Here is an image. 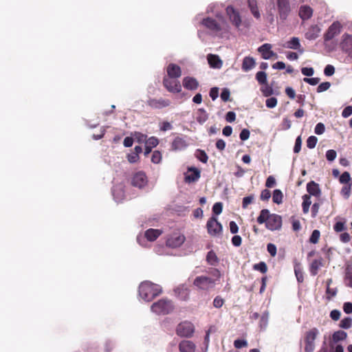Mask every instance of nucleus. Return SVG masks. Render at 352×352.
<instances>
[{
	"mask_svg": "<svg viewBox=\"0 0 352 352\" xmlns=\"http://www.w3.org/2000/svg\"><path fill=\"white\" fill-rule=\"evenodd\" d=\"M194 331L193 324L186 321L179 323L176 329V333L180 337H190L192 336Z\"/></svg>",
	"mask_w": 352,
	"mask_h": 352,
	"instance_id": "9",
	"label": "nucleus"
},
{
	"mask_svg": "<svg viewBox=\"0 0 352 352\" xmlns=\"http://www.w3.org/2000/svg\"><path fill=\"white\" fill-rule=\"evenodd\" d=\"M283 195L280 190L276 189L273 192L272 200L276 204H280L283 202Z\"/></svg>",
	"mask_w": 352,
	"mask_h": 352,
	"instance_id": "41",
	"label": "nucleus"
},
{
	"mask_svg": "<svg viewBox=\"0 0 352 352\" xmlns=\"http://www.w3.org/2000/svg\"><path fill=\"white\" fill-rule=\"evenodd\" d=\"M277 99L275 97H271L266 100L265 105L267 108L272 109L274 108L277 104Z\"/></svg>",
	"mask_w": 352,
	"mask_h": 352,
	"instance_id": "51",
	"label": "nucleus"
},
{
	"mask_svg": "<svg viewBox=\"0 0 352 352\" xmlns=\"http://www.w3.org/2000/svg\"><path fill=\"white\" fill-rule=\"evenodd\" d=\"M351 180V175L349 172H344L339 178V181L341 184H349V182Z\"/></svg>",
	"mask_w": 352,
	"mask_h": 352,
	"instance_id": "46",
	"label": "nucleus"
},
{
	"mask_svg": "<svg viewBox=\"0 0 352 352\" xmlns=\"http://www.w3.org/2000/svg\"><path fill=\"white\" fill-rule=\"evenodd\" d=\"M320 236V231L318 230H314L312 232L311 236L309 238L310 243H314V244L317 243L318 242Z\"/></svg>",
	"mask_w": 352,
	"mask_h": 352,
	"instance_id": "47",
	"label": "nucleus"
},
{
	"mask_svg": "<svg viewBox=\"0 0 352 352\" xmlns=\"http://www.w3.org/2000/svg\"><path fill=\"white\" fill-rule=\"evenodd\" d=\"M196 157L201 162L206 163L208 162V157L206 153L201 149H197L195 152Z\"/></svg>",
	"mask_w": 352,
	"mask_h": 352,
	"instance_id": "43",
	"label": "nucleus"
},
{
	"mask_svg": "<svg viewBox=\"0 0 352 352\" xmlns=\"http://www.w3.org/2000/svg\"><path fill=\"white\" fill-rule=\"evenodd\" d=\"M255 66V60L252 57L245 56L242 63V69L248 72Z\"/></svg>",
	"mask_w": 352,
	"mask_h": 352,
	"instance_id": "31",
	"label": "nucleus"
},
{
	"mask_svg": "<svg viewBox=\"0 0 352 352\" xmlns=\"http://www.w3.org/2000/svg\"><path fill=\"white\" fill-rule=\"evenodd\" d=\"M206 261L210 265L215 266L219 263V258L216 254L212 251H209L206 256Z\"/></svg>",
	"mask_w": 352,
	"mask_h": 352,
	"instance_id": "37",
	"label": "nucleus"
},
{
	"mask_svg": "<svg viewBox=\"0 0 352 352\" xmlns=\"http://www.w3.org/2000/svg\"><path fill=\"white\" fill-rule=\"evenodd\" d=\"M294 272L296 277V279L298 283H302L304 278H303V273L302 270L299 266H295L294 267Z\"/></svg>",
	"mask_w": 352,
	"mask_h": 352,
	"instance_id": "50",
	"label": "nucleus"
},
{
	"mask_svg": "<svg viewBox=\"0 0 352 352\" xmlns=\"http://www.w3.org/2000/svg\"><path fill=\"white\" fill-rule=\"evenodd\" d=\"M208 119V114L207 113L206 111L203 108L199 109L197 112V122L200 124H203L204 122H206Z\"/></svg>",
	"mask_w": 352,
	"mask_h": 352,
	"instance_id": "32",
	"label": "nucleus"
},
{
	"mask_svg": "<svg viewBox=\"0 0 352 352\" xmlns=\"http://www.w3.org/2000/svg\"><path fill=\"white\" fill-rule=\"evenodd\" d=\"M134 140L139 144L146 143L147 135L140 132L135 131L131 133Z\"/></svg>",
	"mask_w": 352,
	"mask_h": 352,
	"instance_id": "40",
	"label": "nucleus"
},
{
	"mask_svg": "<svg viewBox=\"0 0 352 352\" xmlns=\"http://www.w3.org/2000/svg\"><path fill=\"white\" fill-rule=\"evenodd\" d=\"M321 28L318 25H311L305 34V37L309 41L316 40L320 35Z\"/></svg>",
	"mask_w": 352,
	"mask_h": 352,
	"instance_id": "21",
	"label": "nucleus"
},
{
	"mask_svg": "<svg viewBox=\"0 0 352 352\" xmlns=\"http://www.w3.org/2000/svg\"><path fill=\"white\" fill-rule=\"evenodd\" d=\"M340 327L344 329H348L352 326V318L350 317H346L343 318L339 324Z\"/></svg>",
	"mask_w": 352,
	"mask_h": 352,
	"instance_id": "44",
	"label": "nucleus"
},
{
	"mask_svg": "<svg viewBox=\"0 0 352 352\" xmlns=\"http://www.w3.org/2000/svg\"><path fill=\"white\" fill-rule=\"evenodd\" d=\"M318 142V138L316 136H309L307 140V146L309 148H314L316 147Z\"/></svg>",
	"mask_w": 352,
	"mask_h": 352,
	"instance_id": "45",
	"label": "nucleus"
},
{
	"mask_svg": "<svg viewBox=\"0 0 352 352\" xmlns=\"http://www.w3.org/2000/svg\"><path fill=\"white\" fill-rule=\"evenodd\" d=\"M207 60L210 67L220 69L222 67L223 62L219 56L214 54H208Z\"/></svg>",
	"mask_w": 352,
	"mask_h": 352,
	"instance_id": "27",
	"label": "nucleus"
},
{
	"mask_svg": "<svg viewBox=\"0 0 352 352\" xmlns=\"http://www.w3.org/2000/svg\"><path fill=\"white\" fill-rule=\"evenodd\" d=\"M206 226L208 233L212 236H216L222 231V226L214 216L208 219Z\"/></svg>",
	"mask_w": 352,
	"mask_h": 352,
	"instance_id": "13",
	"label": "nucleus"
},
{
	"mask_svg": "<svg viewBox=\"0 0 352 352\" xmlns=\"http://www.w3.org/2000/svg\"><path fill=\"white\" fill-rule=\"evenodd\" d=\"M174 292L177 298L182 300H186L189 298V289L184 285L178 286Z\"/></svg>",
	"mask_w": 352,
	"mask_h": 352,
	"instance_id": "24",
	"label": "nucleus"
},
{
	"mask_svg": "<svg viewBox=\"0 0 352 352\" xmlns=\"http://www.w3.org/2000/svg\"><path fill=\"white\" fill-rule=\"evenodd\" d=\"M313 14V10L309 6H301L299 8V16L305 21L310 19Z\"/></svg>",
	"mask_w": 352,
	"mask_h": 352,
	"instance_id": "30",
	"label": "nucleus"
},
{
	"mask_svg": "<svg viewBox=\"0 0 352 352\" xmlns=\"http://www.w3.org/2000/svg\"><path fill=\"white\" fill-rule=\"evenodd\" d=\"M200 177V171L198 168L195 167H190L188 169V173L185 174V182L188 183L193 182Z\"/></svg>",
	"mask_w": 352,
	"mask_h": 352,
	"instance_id": "22",
	"label": "nucleus"
},
{
	"mask_svg": "<svg viewBox=\"0 0 352 352\" xmlns=\"http://www.w3.org/2000/svg\"><path fill=\"white\" fill-rule=\"evenodd\" d=\"M337 156V153L335 150L330 149L326 152V158L329 162H333Z\"/></svg>",
	"mask_w": 352,
	"mask_h": 352,
	"instance_id": "54",
	"label": "nucleus"
},
{
	"mask_svg": "<svg viewBox=\"0 0 352 352\" xmlns=\"http://www.w3.org/2000/svg\"><path fill=\"white\" fill-rule=\"evenodd\" d=\"M340 47L342 51L349 55L352 54V35L344 33L341 37Z\"/></svg>",
	"mask_w": 352,
	"mask_h": 352,
	"instance_id": "15",
	"label": "nucleus"
},
{
	"mask_svg": "<svg viewBox=\"0 0 352 352\" xmlns=\"http://www.w3.org/2000/svg\"><path fill=\"white\" fill-rule=\"evenodd\" d=\"M341 194L346 198L348 199L351 194V184H347L342 187L341 190Z\"/></svg>",
	"mask_w": 352,
	"mask_h": 352,
	"instance_id": "60",
	"label": "nucleus"
},
{
	"mask_svg": "<svg viewBox=\"0 0 352 352\" xmlns=\"http://www.w3.org/2000/svg\"><path fill=\"white\" fill-rule=\"evenodd\" d=\"M230 96V90L227 88H225L222 90L221 93V98L223 101L227 102L229 100Z\"/></svg>",
	"mask_w": 352,
	"mask_h": 352,
	"instance_id": "61",
	"label": "nucleus"
},
{
	"mask_svg": "<svg viewBox=\"0 0 352 352\" xmlns=\"http://www.w3.org/2000/svg\"><path fill=\"white\" fill-rule=\"evenodd\" d=\"M335 73V67L331 65H327L324 69V74L326 76H331Z\"/></svg>",
	"mask_w": 352,
	"mask_h": 352,
	"instance_id": "59",
	"label": "nucleus"
},
{
	"mask_svg": "<svg viewBox=\"0 0 352 352\" xmlns=\"http://www.w3.org/2000/svg\"><path fill=\"white\" fill-rule=\"evenodd\" d=\"M223 209V204L221 202L215 203L212 206L213 215H219L221 213Z\"/></svg>",
	"mask_w": 352,
	"mask_h": 352,
	"instance_id": "49",
	"label": "nucleus"
},
{
	"mask_svg": "<svg viewBox=\"0 0 352 352\" xmlns=\"http://www.w3.org/2000/svg\"><path fill=\"white\" fill-rule=\"evenodd\" d=\"M234 346L236 349H241L248 346V342L245 340L237 339L234 340Z\"/></svg>",
	"mask_w": 352,
	"mask_h": 352,
	"instance_id": "57",
	"label": "nucleus"
},
{
	"mask_svg": "<svg viewBox=\"0 0 352 352\" xmlns=\"http://www.w3.org/2000/svg\"><path fill=\"white\" fill-rule=\"evenodd\" d=\"M302 211L304 213H307L309 210V207L311 204V196L310 195H305L302 196Z\"/></svg>",
	"mask_w": 352,
	"mask_h": 352,
	"instance_id": "39",
	"label": "nucleus"
},
{
	"mask_svg": "<svg viewBox=\"0 0 352 352\" xmlns=\"http://www.w3.org/2000/svg\"><path fill=\"white\" fill-rule=\"evenodd\" d=\"M248 6L251 10L252 14L256 19H259L261 15L257 7V3L256 0H248Z\"/></svg>",
	"mask_w": 352,
	"mask_h": 352,
	"instance_id": "34",
	"label": "nucleus"
},
{
	"mask_svg": "<svg viewBox=\"0 0 352 352\" xmlns=\"http://www.w3.org/2000/svg\"><path fill=\"white\" fill-rule=\"evenodd\" d=\"M193 285L201 290H209L216 285V280L206 276H197L193 280Z\"/></svg>",
	"mask_w": 352,
	"mask_h": 352,
	"instance_id": "5",
	"label": "nucleus"
},
{
	"mask_svg": "<svg viewBox=\"0 0 352 352\" xmlns=\"http://www.w3.org/2000/svg\"><path fill=\"white\" fill-rule=\"evenodd\" d=\"M163 85L170 93L177 94L182 91L180 82L176 78L165 77L163 80Z\"/></svg>",
	"mask_w": 352,
	"mask_h": 352,
	"instance_id": "8",
	"label": "nucleus"
},
{
	"mask_svg": "<svg viewBox=\"0 0 352 352\" xmlns=\"http://www.w3.org/2000/svg\"><path fill=\"white\" fill-rule=\"evenodd\" d=\"M319 334V331L316 328H313L307 332L305 336V352H313L315 349V340Z\"/></svg>",
	"mask_w": 352,
	"mask_h": 352,
	"instance_id": "7",
	"label": "nucleus"
},
{
	"mask_svg": "<svg viewBox=\"0 0 352 352\" xmlns=\"http://www.w3.org/2000/svg\"><path fill=\"white\" fill-rule=\"evenodd\" d=\"M342 25L340 21H336L328 28L324 34V40L329 41L338 36L342 30Z\"/></svg>",
	"mask_w": 352,
	"mask_h": 352,
	"instance_id": "11",
	"label": "nucleus"
},
{
	"mask_svg": "<svg viewBox=\"0 0 352 352\" xmlns=\"http://www.w3.org/2000/svg\"><path fill=\"white\" fill-rule=\"evenodd\" d=\"M254 199V196L253 195L243 197L242 203L243 208H246L253 201Z\"/></svg>",
	"mask_w": 352,
	"mask_h": 352,
	"instance_id": "58",
	"label": "nucleus"
},
{
	"mask_svg": "<svg viewBox=\"0 0 352 352\" xmlns=\"http://www.w3.org/2000/svg\"><path fill=\"white\" fill-rule=\"evenodd\" d=\"M131 185L140 189L144 188L148 184V178L143 171L135 173L131 177Z\"/></svg>",
	"mask_w": 352,
	"mask_h": 352,
	"instance_id": "10",
	"label": "nucleus"
},
{
	"mask_svg": "<svg viewBox=\"0 0 352 352\" xmlns=\"http://www.w3.org/2000/svg\"><path fill=\"white\" fill-rule=\"evenodd\" d=\"M162 160V154L158 151H155L151 157V161L154 164H159Z\"/></svg>",
	"mask_w": 352,
	"mask_h": 352,
	"instance_id": "52",
	"label": "nucleus"
},
{
	"mask_svg": "<svg viewBox=\"0 0 352 352\" xmlns=\"http://www.w3.org/2000/svg\"><path fill=\"white\" fill-rule=\"evenodd\" d=\"M270 314L268 311H265L261 317L259 327L261 329L265 330L268 324Z\"/></svg>",
	"mask_w": 352,
	"mask_h": 352,
	"instance_id": "36",
	"label": "nucleus"
},
{
	"mask_svg": "<svg viewBox=\"0 0 352 352\" xmlns=\"http://www.w3.org/2000/svg\"><path fill=\"white\" fill-rule=\"evenodd\" d=\"M224 303V300L220 296H217L213 300V306L215 308H221Z\"/></svg>",
	"mask_w": 352,
	"mask_h": 352,
	"instance_id": "62",
	"label": "nucleus"
},
{
	"mask_svg": "<svg viewBox=\"0 0 352 352\" xmlns=\"http://www.w3.org/2000/svg\"><path fill=\"white\" fill-rule=\"evenodd\" d=\"M158 139L153 136L147 139L145 144H147L148 147L154 148L158 144Z\"/></svg>",
	"mask_w": 352,
	"mask_h": 352,
	"instance_id": "55",
	"label": "nucleus"
},
{
	"mask_svg": "<svg viewBox=\"0 0 352 352\" xmlns=\"http://www.w3.org/2000/svg\"><path fill=\"white\" fill-rule=\"evenodd\" d=\"M272 45L270 43H264L258 48V52L265 60H269L272 57L277 58V54L272 50Z\"/></svg>",
	"mask_w": 352,
	"mask_h": 352,
	"instance_id": "19",
	"label": "nucleus"
},
{
	"mask_svg": "<svg viewBox=\"0 0 352 352\" xmlns=\"http://www.w3.org/2000/svg\"><path fill=\"white\" fill-rule=\"evenodd\" d=\"M256 79L261 85L267 84V74L263 71L258 72L256 74Z\"/></svg>",
	"mask_w": 352,
	"mask_h": 352,
	"instance_id": "42",
	"label": "nucleus"
},
{
	"mask_svg": "<svg viewBox=\"0 0 352 352\" xmlns=\"http://www.w3.org/2000/svg\"><path fill=\"white\" fill-rule=\"evenodd\" d=\"M167 77L178 78L182 76V69L176 64L170 63L167 67Z\"/></svg>",
	"mask_w": 352,
	"mask_h": 352,
	"instance_id": "25",
	"label": "nucleus"
},
{
	"mask_svg": "<svg viewBox=\"0 0 352 352\" xmlns=\"http://www.w3.org/2000/svg\"><path fill=\"white\" fill-rule=\"evenodd\" d=\"M278 16L283 22L286 21L292 12V8L289 0H276Z\"/></svg>",
	"mask_w": 352,
	"mask_h": 352,
	"instance_id": "6",
	"label": "nucleus"
},
{
	"mask_svg": "<svg viewBox=\"0 0 352 352\" xmlns=\"http://www.w3.org/2000/svg\"><path fill=\"white\" fill-rule=\"evenodd\" d=\"M188 146V144L184 138L181 137H176L171 144V147L173 150L175 151H182L186 148Z\"/></svg>",
	"mask_w": 352,
	"mask_h": 352,
	"instance_id": "26",
	"label": "nucleus"
},
{
	"mask_svg": "<svg viewBox=\"0 0 352 352\" xmlns=\"http://www.w3.org/2000/svg\"><path fill=\"white\" fill-rule=\"evenodd\" d=\"M307 190L310 196L319 197L321 194L319 185L314 181L307 183Z\"/></svg>",
	"mask_w": 352,
	"mask_h": 352,
	"instance_id": "28",
	"label": "nucleus"
},
{
	"mask_svg": "<svg viewBox=\"0 0 352 352\" xmlns=\"http://www.w3.org/2000/svg\"><path fill=\"white\" fill-rule=\"evenodd\" d=\"M221 6V4L217 3L210 4L207 8V12L214 14L216 17H206L201 21V25L207 29L209 34L219 38L227 36L230 31V26L219 10V8Z\"/></svg>",
	"mask_w": 352,
	"mask_h": 352,
	"instance_id": "1",
	"label": "nucleus"
},
{
	"mask_svg": "<svg viewBox=\"0 0 352 352\" xmlns=\"http://www.w3.org/2000/svg\"><path fill=\"white\" fill-rule=\"evenodd\" d=\"M174 309L173 302L168 298H162L151 306V310L157 315H166Z\"/></svg>",
	"mask_w": 352,
	"mask_h": 352,
	"instance_id": "4",
	"label": "nucleus"
},
{
	"mask_svg": "<svg viewBox=\"0 0 352 352\" xmlns=\"http://www.w3.org/2000/svg\"><path fill=\"white\" fill-rule=\"evenodd\" d=\"M185 241V236L179 234H173L166 240V246L171 248H177L181 246Z\"/></svg>",
	"mask_w": 352,
	"mask_h": 352,
	"instance_id": "17",
	"label": "nucleus"
},
{
	"mask_svg": "<svg viewBox=\"0 0 352 352\" xmlns=\"http://www.w3.org/2000/svg\"><path fill=\"white\" fill-rule=\"evenodd\" d=\"M330 87H331V83L329 82H322L317 87V92L321 93V92L325 91L327 89H329L330 88Z\"/></svg>",
	"mask_w": 352,
	"mask_h": 352,
	"instance_id": "53",
	"label": "nucleus"
},
{
	"mask_svg": "<svg viewBox=\"0 0 352 352\" xmlns=\"http://www.w3.org/2000/svg\"><path fill=\"white\" fill-rule=\"evenodd\" d=\"M226 11L230 22L236 28H239L241 24V19L239 12L231 6H228Z\"/></svg>",
	"mask_w": 352,
	"mask_h": 352,
	"instance_id": "16",
	"label": "nucleus"
},
{
	"mask_svg": "<svg viewBox=\"0 0 352 352\" xmlns=\"http://www.w3.org/2000/svg\"><path fill=\"white\" fill-rule=\"evenodd\" d=\"M344 283L346 286L352 288V267H347L346 268Z\"/></svg>",
	"mask_w": 352,
	"mask_h": 352,
	"instance_id": "38",
	"label": "nucleus"
},
{
	"mask_svg": "<svg viewBox=\"0 0 352 352\" xmlns=\"http://www.w3.org/2000/svg\"><path fill=\"white\" fill-rule=\"evenodd\" d=\"M138 292L139 296L142 300L145 302H151L162 293V288L159 285L146 280L141 283Z\"/></svg>",
	"mask_w": 352,
	"mask_h": 352,
	"instance_id": "3",
	"label": "nucleus"
},
{
	"mask_svg": "<svg viewBox=\"0 0 352 352\" xmlns=\"http://www.w3.org/2000/svg\"><path fill=\"white\" fill-rule=\"evenodd\" d=\"M147 104L152 109H162L169 107L171 104V101L164 98H153L148 100Z\"/></svg>",
	"mask_w": 352,
	"mask_h": 352,
	"instance_id": "12",
	"label": "nucleus"
},
{
	"mask_svg": "<svg viewBox=\"0 0 352 352\" xmlns=\"http://www.w3.org/2000/svg\"><path fill=\"white\" fill-rule=\"evenodd\" d=\"M250 132L248 129H243L241 133H240V135H239V138L240 139L242 140V141H245L247 140L248 139H249L250 138Z\"/></svg>",
	"mask_w": 352,
	"mask_h": 352,
	"instance_id": "64",
	"label": "nucleus"
},
{
	"mask_svg": "<svg viewBox=\"0 0 352 352\" xmlns=\"http://www.w3.org/2000/svg\"><path fill=\"white\" fill-rule=\"evenodd\" d=\"M322 266V263L320 259L314 260L310 265V273L312 276H316L318 274V270Z\"/></svg>",
	"mask_w": 352,
	"mask_h": 352,
	"instance_id": "33",
	"label": "nucleus"
},
{
	"mask_svg": "<svg viewBox=\"0 0 352 352\" xmlns=\"http://www.w3.org/2000/svg\"><path fill=\"white\" fill-rule=\"evenodd\" d=\"M113 199L117 203L122 202L125 199L124 186L122 184L114 186L112 188Z\"/></svg>",
	"mask_w": 352,
	"mask_h": 352,
	"instance_id": "20",
	"label": "nucleus"
},
{
	"mask_svg": "<svg viewBox=\"0 0 352 352\" xmlns=\"http://www.w3.org/2000/svg\"><path fill=\"white\" fill-rule=\"evenodd\" d=\"M347 337V333L344 331H337L332 335L333 342L336 343L339 341L344 340Z\"/></svg>",
	"mask_w": 352,
	"mask_h": 352,
	"instance_id": "35",
	"label": "nucleus"
},
{
	"mask_svg": "<svg viewBox=\"0 0 352 352\" xmlns=\"http://www.w3.org/2000/svg\"><path fill=\"white\" fill-rule=\"evenodd\" d=\"M162 232L160 230L151 228L145 232L144 236H138L137 241L140 245L145 246L146 245L144 244L142 241H144V239L146 238L148 241H153L162 234Z\"/></svg>",
	"mask_w": 352,
	"mask_h": 352,
	"instance_id": "14",
	"label": "nucleus"
},
{
	"mask_svg": "<svg viewBox=\"0 0 352 352\" xmlns=\"http://www.w3.org/2000/svg\"><path fill=\"white\" fill-rule=\"evenodd\" d=\"M254 270H258L259 272H261V273H265L267 270V265L265 262H260L257 264H255L254 265Z\"/></svg>",
	"mask_w": 352,
	"mask_h": 352,
	"instance_id": "48",
	"label": "nucleus"
},
{
	"mask_svg": "<svg viewBox=\"0 0 352 352\" xmlns=\"http://www.w3.org/2000/svg\"><path fill=\"white\" fill-rule=\"evenodd\" d=\"M333 229L336 232H340L346 229L344 223L338 221L333 226Z\"/></svg>",
	"mask_w": 352,
	"mask_h": 352,
	"instance_id": "63",
	"label": "nucleus"
},
{
	"mask_svg": "<svg viewBox=\"0 0 352 352\" xmlns=\"http://www.w3.org/2000/svg\"><path fill=\"white\" fill-rule=\"evenodd\" d=\"M180 352H195L196 346L190 340H183L179 344Z\"/></svg>",
	"mask_w": 352,
	"mask_h": 352,
	"instance_id": "29",
	"label": "nucleus"
},
{
	"mask_svg": "<svg viewBox=\"0 0 352 352\" xmlns=\"http://www.w3.org/2000/svg\"><path fill=\"white\" fill-rule=\"evenodd\" d=\"M259 224L265 223L267 229L271 231L279 230L282 228V217L277 214H271L268 209L261 210L257 217Z\"/></svg>",
	"mask_w": 352,
	"mask_h": 352,
	"instance_id": "2",
	"label": "nucleus"
},
{
	"mask_svg": "<svg viewBox=\"0 0 352 352\" xmlns=\"http://www.w3.org/2000/svg\"><path fill=\"white\" fill-rule=\"evenodd\" d=\"M285 48L297 50L300 54L305 52L304 48L302 47L300 39L298 37H292L289 40L287 41L283 45Z\"/></svg>",
	"mask_w": 352,
	"mask_h": 352,
	"instance_id": "18",
	"label": "nucleus"
},
{
	"mask_svg": "<svg viewBox=\"0 0 352 352\" xmlns=\"http://www.w3.org/2000/svg\"><path fill=\"white\" fill-rule=\"evenodd\" d=\"M183 86L188 90H196L199 87V82L196 78L186 76L183 79Z\"/></svg>",
	"mask_w": 352,
	"mask_h": 352,
	"instance_id": "23",
	"label": "nucleus"
},
{
	"mask_svg": "<svg viewBox=\"0 0 352 352\" xmlns=\"http://www.w3.org/2000/svg\"><path fill=\"white\" fill-rule=\"evenodd\" d=\"M325 126L323 123L319 122L318 123L314 129V132L317 135H322L324 133Z\"/></svg>",
	"mask_w": 352,
	"mask_h": 352,
	"instance_id": "56",
	"label": "nucleus"
}]
</instances>
